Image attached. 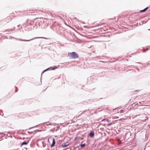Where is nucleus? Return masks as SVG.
<instances>
[{"label": "nucleus", "mask_w": 150, "mask_h": 150, "mask_svg": "<svg viewBox=\"0 0 150 150\" xmlns=\"http://www.w3.org/2000/svg\"><path fill=\"white\" fill-rule=\"evenodd\" d=\"M68 56L71 58L75 59L79 57V55L75 52H73L71 53H69L68 54Z\"/></svg>", "instance_id": "f257e3e1"}, {"label": "nucleus", "mask_w": 150, "mask_h": 150, "mask_svg": "<svg viewBox=\"0 0 150 150\" xmlns=\"http://www.w3.org/2000/svg\"><path fill=\"white\" fill-rule=\"evenodd\" d=\"M55 143V140L54 139H53V142H52V144L51 145V147H53L54 146Z\"/></svg>", "instance_id": "f03ea898"}, {"label": "nucleus", "mask_w": 150, "mask_h": 150, "mask_svg": "<svg viewBox=\"0 0 150 150\" xmlns=\"http://www.w3.org/2000/svg\"><path fill=\"white\" fill-rule=\"evenodd\" d=\"M94 133L93 132H91L89 134V135L91 137H93L94 136Z\"/></svg>", "instance_id": "7ed1b4c3"}, {"label": "nucleus", "mask_w": 150, "mask_h": 150, "mask_svg": "<svg viewBox=\"0 0 150 150\" xmlns=\"http://www.w3.org/2000/svg\"><path fill=\"white\" fill-rule=\"evenodd\" d=\"M148 7H147L144 10H141L140 11V12H143L146 11L148 9Z\"/></svg>", "instance_id": "20e7f679"}, {"label": "nucleus", "mask_w": 150, "mask_h": 150, "mask_svg": "<svg viewBox=\"0 0 150 150\" xmlns=\"http://www.w3.org/2000/svg\"><path fill=\"white\" fill-rule=\"evenodd\" d=\"M28 144V143L26 142H23L21 144V146H22L23 145H27V144Z\"/></svg>", "instance_id": "39448f33"}, {"label": "nucleus", "mask_w": 150, "mask_h": 150, "mask_svg": "<svg viewBox=\"0 0 150 150\" xmlns=\"http://www.w3.org/2000/svg\"><path fill=\"white\" fill-rule=\"evenodd\" d=\"M33 113H34V112H30L29 113V115L30 116V117H31L32 116L31 115H32V114H33Z\"/></svg>", "instance_id": "423d86ee"}, {"label": "nucleus", "mask_w": 150, "mask_h": 150, "mask_svg": "<svg viewBox=\"0 0 150 150\" xmlns=\"http://www.w3.org/2000/svg\"><path fill=\"white\" fill-rule=\"evenodd\" d=\"M69 144H64V145H63L62 146V147H67V146H68Z\"/></svg>", "instance_id": "0eeeda50"}, {"label": "nucleus", "mask_w": 150, "mask_h": 150, "mask_svg": "<svg viewBox=\"0 0 150 150\" xmlns=\"http://www.w3.org/2000/svg\"><path fill=\"white\" fill-rule=\"evenodd\" d=\"M85 146V144H81V147H83L84 146Z\"/></svg>", "instance_id": "6e6552de"}, {"label": "nucleus", "mask_w": 150, "mask_h": 150, "mask_svg": "<svg viewBox=\"0 0 150 150\" xmlns=\"http://www.w3.org/2000/svg\"><path fill=\"white\" fill-rule=\"evenodd\" d=\"M112 124V123H110L108 125V126H110V125H111Z\"/></svg>", "instance_id": "1a4fd4ad"}, {"label": "nucleus", "mask_w": 150, "mask_h": 150, "mask_svg": "<svg viewBox=\"0 0 150 150\" xmlns=\"http://www.w3.org/2000/svg\"><path fill=\"white\" fill-rule=\"evenodd\" d=\"M51 68H52L53 70H54L55 69V68L54 67H51Z\"/></svg>", "instance_id": "9d476101"}, {"label": "nucleus", "mask_w": 150, "mask_h": 150, "mask_svg": "<svg viewBox=\"0 0 150 150\" xmlns=\"http://www.w3.org/2000/svg\"><path fill=\"white\" fill-rule=\"evenodd\" d=\"M48 69H46V70H44V71H46V70H48Z\"/></svg>", "instance_id": "9b49d317"}, {"label": "nucleus", "mask_w": 150, "mask_h": 150, "mask_svg": "<svg viewBox=\"0 0 150 150\" xmlns=\"http://www.w3.org/2000/svg\"><path fill=\"white\" fill-rule=\"evenodd\" d=\"M30 40H25V41H30Z\"/></svg>", "instance_id": "f8f14e48"}, {"label": "nucleus", "mask_w": 150, "mask_h": 150, "mask_svg": "<svg viewBox=\"0 0 150 150\" xmlns=\"http://www.w3.org/2000/svg\"><path fill=\"white\" fill-rule=\"evenodd\" d=\"M100 62H103V61H101Z\"/></svg>", "instance_id": "ddd939ff"}, {"label": "nucleus", "mask_w": 150, "mask_h": 150, "mask_svg": "<svg viewBox=\"0 0 150 150\" xmlns=\"http://www.w3.org/2000/svg\"><path fill=\"white\" fill-rule=\"evenodd\" d=\"M47 19V18H44V19Z\"/></svg>", "instance_id": "4468645a"}]
</instances>
